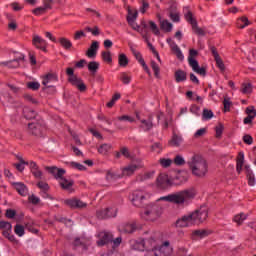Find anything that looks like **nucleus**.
<instances>
[{
  "mask_svg": "<svg viewBox=\"0 0 256 256\" xmlns=\"http://www.w3.org/2000/svg\"><path fill=\"white\" fill-rule=\"evenodd\" d=\"M188 165L194 177H197L198 179L207 177V173H209V164H207V160L203 158V156L195 154L192 156L191 160L188 161Z\"/></svg>",
  "mask_w": 256,
  "mask_h": 256,
  "instance_id": "obj_1",
  "label": "nucleus"
},
{
  "mask_svg": "<svg viewBox=\"0 0 256 256\" xmlns=\"http://www.w3.org/2000/svg\"><path fill=\"white\" fill-rule=\"evenodd\" d=\"M195 197V190L187 189L180 192L169 194L168 196H163L160 201H167L168 203H174L175 205H182L185 201L193 199Z\"/></svg>",
  "mask_w": 256,
  "mask_h": 256,
  "instance_id": "obj_2",
  "label": "nucleus"
},
{
  "mask_svg": "<svg viewBox=\"0 0 256 256\" xmlns=\"http://www.w3.org/2000/svg\"><path fill=\"white\" fill-rule=\"evenodd\" d=\"M145 211L142 213V219L146 221H155L161 217V213H163V209L155 204H147L144 207Z\"/></svg>",
  "mask_w": 256,
  "mask_h": 256,
  "instance_id": "obj_3",
  "label": "nucleus"
},
{
  "mask_svg": "<svg viewBox=\"0 0 256 256\" xmlns=\"http://www.w3.org/2000/svg\"><path fill=\"white\" fill-rule=\"evenodd\" d=\"M188 215L190 216L192 225H201V223L207 221V217H209V209L206 206H200Z\"/></svg>",
  "mask_w": 256,
  "mask_h": 256,
  "instance_id": "obj_4",
  "label": "nucleus"
},
{
  "mask_svg": "<svg viewBox=\"0 0 256 256\" xmlns=\"http://www.w3.org/2000/svg\"><path fill=\"white\" fill-rule=\"evenodd\" d=\"M28 131L33 137L41 138L45 133V124L43 119L38 118L36 122H31L28 124Z\"/></svg>",
  "mask_w": 256,
  "mask_h": 256,
  "instance_id": "obj_5",
  "label": "nucleus"
},
{
  "mask_svg": "<svg viewBox=\"0 0 256 256\" xmlns=\"http://www.w3.org/2000/svg\"><path fill=\"white\" fill-rule=\"evenodd\" d=\"M66 73L67 75L70 76L68 78V81L69 83H71V85H74V87H77V89H79L81 93L87 91V85H85V83L83 82V79L75 75L73 68H67Z\"/></svg>",
  "mask_w": 256,
  "mask_h": 256,
  "instance_id": "obj_6",
  "label": "nucleus"
},
{
  "mask_svg": "<svg viewBox=\"0 0 256 256\" xmlns=\"http://www.w3.org/2000/svg\"><path fill=\"white\" fill-rule=\"evenodd\" d=\"M131 201L135 207H145L149 203V199L141 190H136L132 193Z\"/></svg>",
  "mask_w": 256,
  "mask_h": 256,
  "instance_id": "obj_7",
  "label": "nucleus"
},
{
  "mask_svg": "<svg viewBox=\"0 0 256 256\" xmlns=\"http://www.w3.org/2000/svg\"><path fill=\"white\" fill-rule=\"evenodd\" d=\"M58 81L59 77L57 76V73H47L42 77V85H44L42 91H47V89H55L53 83H57Z\"/></svg>",
  "mask_w": 256,
  "mask_h": 256,
  "instance_id": "obj_8",
  "label": "nucleus"
},
{
  "mask_svg": "<svg viewBox=\"0 0 256 256\" xmlns=\"http://www.w3.org/2000/svg\"><path fill=\"white\" fill-rule=\"evenodd\" d=\"M184 17L186 21L190 23V25H192V31L196 35H199L200 37H205V30L199 27V25L197 24V19L193 18L192 11H188Z\"/></svg>",
  "mask_w": 256,
  "mask_h": 256,
  "instance_id": "obj_9",
  "label": "nucleus"
},
{
  "mask_svg": "<svg viewBox=\"0 0 256 256\" xmlns=\"http://www.w3.org/2000/svg\"><path fill=\"white\" fill-rule=\"evenodd\" d=\"M138 15H139V12L135 10L133 17L127 16L126 20L128 21V24L130 25V27H132L134 31H137L138 33H140L144 39L145 37H147V30H143L141 29V26L135 24V21H137Z\"/></svg>",
  "mask_w": 256,
  "mask_h": 256,
  "instance_id": "obj_10",
  "label": "nucleus"
},
{
  "mask_svg": "<svg viewBox=\"0 0 256 256\" xmlns=\"http://www.w3.org/2000/svg\"><path fill=\"white\" fill-rule=\"evenodd\" d=\"M0 229H3L2 235L6 237L8 241H15V236L11 235V230L13 229V226L9 222L0 220Z\"/></svg>",
  "mask_w": 256,
  "mask_h": 256,
  "instance_id": "obj_11",
  "label": "nucleus"
},
{
  "mask_svg": "<svg viewBox=\"0 0 256 256\" xmlns=\"http://www.w3.org/2000/svg\"><path fill=\"white\" fill-rule=\"evenodd\" d=\"M96 215L98 219H111V217H117V208H106L97 211Z\"/></svg>",
  "mask_w": 256,
  "mask_h": 256,
  "instance_id": "obj_12",
  "label": "nucleus"
},
{
  "mask_svg": "<svg viewBox=\"0 0 256 256\" xmlns=\"http://www.w3.org/2000/svg\"><path fill=\"white\" fill-rule=\"evenodd\" d=\"M64 203L68 207H70V209H85V207H87V203H85L77 198L66 199V200H64Z\"/></svg>",
  "mask_w": 256,
  "mask_h": 256,
  "instance_id": "obj_13",
  "label": "nucleus"
},
{
  "mask_svg": "<svg viewBox=\"0 0 256 256\" xmlns=\"http://www.w3.org/2000/svg\"><path fill=\"white\" fill-rule=\"evenodd\" d=\"M99 237L100 239L97 241L98 247H104V245L113 243V234H111V232H101Z\"/></svg>",
  "mask_w": 256,
  "mask_h": 256,
  "instance_id": "obj_14",
  "label": "nucleus"
},
{
  "mask_svg": "<svg viewBox=\"0 0 256 256\" xmlns=\"http://www.w3.org/2000/svg\"><path fill=\"white\" fill-rule=\"evenodd\" d=\"M187 182V173L178 172L174 177L170 178V185H183Z\"/></svg>",
  "mask_w": 256,
  "mask_h": 256,
  "instance_id": "obj_15",
  "label": "nucleus"
},
{
  "mask_svg": "<svg viewBox=\"0 0 256 256\" xmlns=\"http://www.w3.org/2000/svg\"><path fill=\"white\" fill-rule=\"evenodd\" d=\"M45 170L53 175L55 179H62L63 175L66 173L65 169L57 168V166H46Z\"/></svg>",
  "mask_w": 256,
  "mask_h": 256,
  "instance_id": "obj_16",
  "label": "nucleus"
},
{
  "mask_svg": "<svg viewBox=\"0 0 256 256\" xmlns=\"http://www.w3.org/2000/svg\"><path fill=\"white\" fill-rule=\"evenodd\" d=\"M156 185L161 189H165L167 185H171V178L167 174H160L156 179Z\"/></svg>",
  "mask_w": 256,
  "mask_h": 256,
  "instance_id": "obj_17",
  "label": "nucleus"
},
{
  "mask_svg": "<svg viewBox=\"0 0 256 256\" xmlns=\"http://www.w3.org/2000/svg\"><path fill=\"white\" fill-rule=\"evenodd\" d=\"M12 187H14L19 195H21L22 197H27L29 189L25 184H23V182H13Z\"/></svg>",
  "mask_w": 256,
  "mask_h": 256,
  "instance_id": "obj_18",
  "label": "nucleus"
},
{
  "mask_svg": "<svg viewBox=\"0 0 256 256\" xmlns=\"http://www.w3.org/2000/svg\"><path fill=\"white\" fill-rule=\"evenodd\" d=\"M210 49L216 61L217 67L220 69V71H225V64L223 63V59H221V56H219V53L217 52V48H215V46H212Z\"/></svg>",
  "mask_w": 256,
  "mask_h": 256,
  "instance_id": "obj_19",
  "label": "nucleus"
},
{
  "mask_svg": "<svg viewBox=\"0 0 256 256\" xmlns=\"http://www.w3.org/2000/svg\"><path fill=\"white\" fill-rule=\"evenodd\" d=\"M23 116L25 117V119H28V120L36 119V121H37V119H41V117L35 110H33L27 106H25L23 108Z\"/></svg>",
  "mask_w": 256,
  "mask_h": 256,
  "instance_id": "obj_20",
  "label": "nucleus"
},
{
  "mask_svg": "<svg viewBox=\"0 0 256 256\" xmlns=\"http://www.w3.org/2000/svg\"><path fill=\"white\" fill-rule=\"evenodd\" d=\"M97 51H99V42L93 41L88 50L86 51L87 57L93 59L97 57Z\"/></svg>",
  "mask_w": 256,
  "mask_h": 256,
  "instance_id": "obj_21",
  "label": "nucleus"
},
{
  "mask_svg": "<svg viewBox=\"0 0 256 256\" xmlns=\"http://www.w3.org/2000/svg\"><path fill=\"white\" fill-rule=\"evenodd\" d=\"M169 241H165L163 245L154 253V256H170Z\"/></svg>",
  "mask_w": 256,
  "mask_h": 256,
  "instance_id": "obj_22",
  "label": "nucleus"
},
{
  "mask_svg": "<svg viewBox=\"0 0 256 256\" xmlns=\"http://www.w3.org/2000/svg\"><path fill=\"white\" fill-rule=\"evenodd\" d=\"M176 227H190V225H193L191 223V217L188 215L183 216L182 218H179L176 223H175Z\"/></svg>",
  "mask_w": 256,
  "mask_h": 256,
  "instance_id": "obj_23",
  "label": "nucleus"
},
{
  "mask_svg": "<svg viewBox=\"0 0 256 256\" xmlns=\"http://www.w3.org/2000/svg\"><path fill=\"white\" fill-rule=\"evenodd\" d=\"M244 169L246 171V176L248 179V185H250V187H255V174L253 173V170H251V167L249 165H245Z\"/></svg>",
  "mask_w": 256,
  "mask_h": 256,
  "instance_id": "obj_24",
  "label": "nucleus"
},
{
  "mask_svg": "<svg viewBox=\"0 0 256 256\" xmlns=\"http://www.w3.org/2000/svg\"><path fill=\"white\" fill-rule=\"evenodd\" d=\"M182 142L183 138L176 133H173L172 138L168 141V145L170 147H181Z\"/></svg>",
  "mask_w": 256,
  "mask_h": 256,
  "instance_id": "obj_25",
  "label": "nucleus"
},
{
  "mask_svg": "<svg viewBox=\"0 0 256 256\" xmlns=\"http://www.w3.org/2000/svg\"><path fill=\"white\" fill-rule=\"evenodd\" d=\"M168 12H169V17L171 21H174V23H179L180 16H179V12H177V6L172 5L170 9H168Z\"/></svg>",
  "mask_w": 256,
  "mask_h": 256,
  "instance_id": "obj_26",
  "label": "nucleus"
},
{
  "mask_svg": "<svg viewBox=\"0 0 256 256\" xmlns=\"http://www.w3.org/2000/svg\"><path fill=\"white\" fill-rule=\"evenodd\" d=\"M174 78L176 83H183L184 81H187V72L178 69L174 73Z\"/></svg>",
  "mask_w": 256,
  "mask_h": 256,
  "instance_id": "obj_27",
  "label": "nucleus"
},
{
  "mask_svg": "<svg viewBox=\"0 0 256 256\" xmlns=\"http://www.w3.org/2000/svg\"><path fill=\"white\" fill-rule=\"evenodd\" d=\"M141 124L140 129H143L144 131H150L153 129V117L149 116L148 120H140Z\"/></svg>",
  "mask_w": 256,
  "mask_h": 256,
  "instance_id": "obj_28",
  "label": "nucleus"
},
{
  "mask_svg": "<svg viewBox=\"0 0 256 256\" xmlns=\"http://www.w3.org/2000/svg\"><path fill=\"white\" fill-rule=\"evenodd\" d=\"M139 169L137 165H129L122 169V177H131Z\"/></svg>",
  "mask_w": 256,
  "mask_h": 256,
  "instance_id": "obj_29",
  "label": "nucleus"
},
{
  "mask_svg": "<svg viewBox=\"0 0 256 256\" xmlns=\"http://www.w3.org/2000/svg\"><path fill=\"white\" fill-rule=\"evenodd\" d=\"M211 233H213V231L206 229L194 230L192 233V237H199V239H203L205 237H209Z\"/></svg>",
  "mask_w": 256,
  "mask_h": 256,
  "instance_id": "obj_30",
  "label": "nucleus"
},
{
  "mask_svg": "<svg viewBox=\"0 0 256 256\" xmlns=\"http://www.w3.org/2000/svg\"><path fill=\"white\" fill-rule=\"evenodd\" d=\"M58 43H60L61 47H63V49H65L66 51L71 50V48L73 47V43L65 37L59 38Z\"/></svg>",
  "mask_w": 256,
  "mask_h": 256,
  "instance_id": "obj_31",
  "label": "nucleus"
},
{
  "mask_svg": "<svg viewBox=\"0 0 256 256\" xmlns=\"http://www.w3.org/2000/svg\"><path fill=\"white\" fill-rule=\"evenodd\" d=\"M32 45H34L36 49H39L40 46L47 45V41H45V39L41 38L39 35H34Z\"/></svg>",
  "mask_w": 256,
  "mask_h": 256,
  "instance_id": "obj_32",
  "label": "nucleus"
},
{
  "mask_svg": "<svg viewBox=\"0 0 256 256\" xmlns=\"http://www.w3.org/2000/svg\"><path fill=\"white\" fill-rule=\"evenodd\" d=\"M160 29L165 33H171L173 31V24L169 20H163L160 22Z\"/></svg>",
  "mask_w": 256,
  "mask_h": 256,
  "instance_id": "obj_33",
  "label": "nucleus"
},
{
  "mask_svg": "<svg viewBox=\"0 0 256 256\" xmlns=\"http://www.w3.org/2000/svg\"><path fill=\"white\" fill-rule=\"evenodd\" d=\"M249 25H250V22L246 16H242L238 18L237 27H239V29H245V27H249Z\"/></svg>",
  "mask_w": 256,
  "mask_h": 256,
  "instance_id": "obj_34",
  "label": "nucleus"
},
{
  "mask_svg": "<svg viewBox=\"0 0 256 256\" xmlns=\"http://www.w3.org/2000/svg\"><path fill=\"white\" fill-rule=\"evenodd\" d=\"M17 159H18L19 163L14 164V167H16L17 171H20V173H22V171L25 170V166H23V165H29V162L24 161L23 157H21V156H17Z\"/></svg>",
  "mask_w": 256,
  "mask_h": 256,
  "instance_id": "obj_35",
  "label": "nucleus"
},
{
  "mask_svg": "<svg viewBox=\"0 0 256 256\" xmlns=\"http://www.w3.org/2000/svg\"><path fill=\"white\" fill-rule=\"evenodd\" d=\"M215 117V114L213 113V110H209L207 108H204L202 111V119L203 121H209Z\"/></svg>",
  "mask_w": 256,
  "mask_h": 256,
  "instance_id": "obj_36",
  "label": "nucleus"
},
{
  "mask_svg": "<svg viewBox=\"0 0 256 256\" xmlns=\"http://www.w3.org/2000/svg\"><path fill=\"white\" fill-rule=\"evenodd\" d=\"M244 161H245V154H243V152H240L239 157L237 159V165H236V170L238 171V173H241V171H243Z\"/></svg>",
  "mask_w": 256,
  "mask_h": 256,
  "instance_id": "obj_37",
  "label": "nucleus"
},
{
  "mask_svg": "<svg viewBox=\"0 0 256 256\" xmlns=\"http://www.w3.org/2000/svg\"><path fill=\"white\" fill-rule=\"evenodd\" d=\"M122 231L123 233H135V231H137V225H135V223L125 224Z\"/></svg>",
  "mask_w": 256,
  "mask_h": 256,
  "instance_id": "obj_38",
  "label": "nucleus"
},
{
  "mask_svg": "<svg viewBox=\"0 0 256 256\" xmlns=\"http://www.w3.org/2000/svg\"><path fill=\"white\" fill-rule=\"evenodd\" d=\"M171 49L172 51H174V53H176L177 59H179L180 61H183L184 56H183V53L181 52V48H179V46L175 44V42L171 44Z\"/></svg>",
  "mask_w": 256,
  "mask_h": 256,
  "instance_id": "obj_39",
  "label": "nucleus"
},
{
  "mask_svg": "<svg viewBox=\"0 0 256 256\" xmlns=\"http://www.w3.org/2000/svg\"><path fill=\"white\" fill-rule=\"evenodd\" d=\"M118 65L120 67H127V65H129V58H127V55L123 53L118 55Z\"/></svg>",
  "mask_w": 256,
  "mask_h": 256,
  "instance_id": "obj_40",
  "label": "nucleus"
},
{
  "mask_svg": "<svg viewBox=\"0 0 256 256\" xmlns=\"http://www.w3.org/2000/svg\"><path fill=\"white\" fill-rule=\"evenodd\" d=\"M121 177H123L122 174L114 173L111 170H108L106 174L107 181H117V179H121Z\"/></svg>",
  "mask_w": 256,
  "mask_h": 256,
  "instance_id": "obj_41",
  "label": "nucleus"
},
{
  "mask_svg": "<svg viewBox=\"0 0 256 256\" xmlns=\"http://www.w3.org/2000/svg\"><path fill=\"white\" fill-rule=\"evenodd\" d=\"M60 179L62 181V182H60V186L62 187V189L69 190V189H71V187H73V185H74L73 180L69 181L66 178H64L63 176Z\"/></svg>",
  "mask_w": 256,
  "mask_h": 256,
  "instance_id": "obj_42",
  "label": "nucleus"
},
{
  "mask_svg": "<svg viewBox=\"0 0 256 256\" xmlns=\"http://www.w3.org/2000/svg\"><path fill=\"white\" fill-rule=\"evenodd\" d=\"M66 165H69V167H72V169H78V171H87V167H85L81 163L71 161V162H66Z\"/></svg>",
  "mask_w": 256,
  "mask_h": 256,
  "instance_id": "obj_43",
  "label": "nucleus"
},
{
  "mask_svg": "<svg viewBox=\"0 0 256 256\" xmlns=\"http://www.w3.org/2000/svg\"><path fill=\"white\" fill-rule=\"evenodd\" d=\"M112 147L113 146H111V144H102L98 148V153H100V155H107V153L111 151Z\"/></svg>",
  "mask_w": 256,
  "mask_h": 256,
  "instance_id": "obj_44",
  "label": "nucleus"
},
{
  "mask_svg": "<svg viewBox=\"0 0 256 256\" xmlns=\"http://www.w3.org/2000/svg\"><path fill=\"white\" fill-rule=\"evenodd\" d=\"M88 71H90L91 73H93V75H95V73L99 71V62H96V61L89 62Z\"/></svg>",
  "mask_w": 256,
  "mask_h": 256,
  "instance_id": "obj_45",
  "label": "nucleus"
},
{
  "mask_svg": "<svg viewBox=\"0 0 256 256\" xmlns=\"http://www.w3.org/2000/svg\"><path fill=\"white\" fill-rule=\"evenodd\" d=\"M132 249H134V251H145V242H143V240H141L140 242H134V244L132 245Z\"/></svg>",
  "mask_w": 256,
  "mask_h": 256,
  "instance_id": "obj_46",
  "label": "nucleus"
},
{
  "mask_svg": "<svg viewBox=\"0 0 256 256\" xmlns=\"http://www.w3.org/2000/svg\"><path fill=\"white\" fill-rule=\"evenodd\" d=\"M14 233L18 235V237H23V235H25V227L21 224H16L14 227Z\"/></svg>",
  "mask_w": 256,
  "mask_h": 256,
  "instance_id": "obj_47",
  "label": "nucleus"
},
{
  "mask_svg": "<svg viewBox=\"0 0 256 256\" xmlns=\"http://www.w3.org/2000/svg\"><path fill=\"white\" fill-rule=\"evenodd\" d=\"M103 61L105 63L111 64L113 63V58L111 57V51H103L101 53Z\"/></svg>",
  "mask_w": 256,
  "mask_h": 256,
  "instance_id": "obj_48",
  "label": "nucleus"
},
{
  "mask_svg": "<svg viewBox=\"0 0 256 256\" xmlns=\"http://www.w3.org/2000/svg\"><path fill=\"white\" fill-rule=\"evenodd\" d=\"M142 241L144 245L147 243L150 247H153V245H155V234H151L149 237H144Z\"/></svg>",
  "mask_w": 256,
  "mask_h": 256,
  "instance_id": "obj_49",
  "label": "nucleus"
},
{
  "mask_svg": "<svg viewBox=\"0 0 256 256\" xmlns=\"http://www.w3.org/2000/svg\"><path fill=\"white\" fill-rule=\"evenodd\" d=\"M151 68L154 71V76L156 77V79H160L161 76L159 75V73L161 71V68H159V65H157L156 62L153 60L151 61Z\"/></svg>",
  "mask_w": 256,
  "mask_h": 256,
  "instance_id": "obj_50",
  "label": "nucleus"
},
{
  "mask_svg": "<svg viewBox=\"0 0 256 256\" xmlns=\"http://www.w3.org/2000/svg\"><path fill=\"white\" fill-rule=\"evenodd\" d=\"M132 53L135 57V59H137V61L140 63V65H145V60L143 59V55H141V52L132 49Z\"/></svg>",
  "mask_w": 256,
  "mask_h": 256,
  "instance_id": "obj_51",
  "label": "nucleus"
},
{
  "mask_svg": "<svg viewBox=\"0 0 256 256\" xmlns=\"http://www.w3.org/2000/svg\"><path fill=\"white\" fill-rule=\"evenodd\" d=\"M119 99H121V94L119 92L115 93L113 96H112V99L110 100V102H108L106 104V107H113V105H115V102L116 101H119Z\"/></svg>",
  "mask_w": 256,
  "mask_h": 256,
  "instance_id": "obj_52",
  "label": "nucleus"
},
{
  "mask_svg": "<svg viewBox=\"0 0 256 256\" xmlns=\"http://www.w3.org/2000/svg\"><path fill=\"white\" fill-rule=\"evenodd\" d=\"M241 91H242V93H244V95H249V93H251V91H253V87L251 86V83L242 84Z\"/></svg>",
  "mask_w": 256,
  "mask_h": 256,
  "instance_id": "obj_53",
  "label": "nucleus"
},
{
  "mask_svg": "<svg viewBox=\"0 0 256 256\" xmlns=\"http://www.w3.org/2000/svg\"><path fill=\"white\" fill-rule=\"evenodd\" d=\"M245 113H246V115H247L248 117H250V118L255 119V117H256V110H255V107H253V106H248V107L246 108Z\"/></svg>",
  "mask_w": 256,
  "mask_h": 256,
  "instance_id": "obj_54",
  "label": "nucleus"
},
{
  "mask_svg": "<svg viewBox=\"0 0 256 256\" xmlns=\"http://www.w3.org/2000/svg\"><path fill=\"white\" fill-rule=\"evenodd\" d=\"M148 23H149L150 29H151L152 33H154V35H161V32L159 31V27L157 26V24L154 21H149Z\"/></svg>",
  "mask_w": 256,
  "mask_h": 256,
  "instance_id": "obj_55",
  "label": "nucleus"
},
{
  "mask_svg": "<svg viewBox=\"0 0 256 256\" xmlns=\"http://www.w3.org/2000/svg\"><path fill=\"white\" fill-rule=\"evenodd\" d=\"M245 219H247V215L244 213L238 214L234 217V221L235 223H237L238 225H241V223H243L245 221Z\"/></svg>",
  "mask_w": 256,
  "mask_h": 256,
  "instance_id": "obj_56",
  "label": "nucleus"
},
{
  "mask_svg": "<svg viewBox=\"0 0 256 256\" xmlns=\"http://www.w3.org/2000/svg\"><path fill=\"white\" fill-rule=\"evenodd\" d=\"M150 149L151 151H155L159 154L163 151V145L160 142H156L150 147Z\"/></svg>",
  "mask_w": 256,
  "mask_h": 256,
  "instance_id": "obj_57",
  "label": "nucleus"
},
{
  "mask_svg": "<svg viewBox=\"0 0 256 256\" xmlns=\"http://www.w3.org/2000/svg\"><path fill=\"white\" fill-rule=\"evenodd\" d=\"M26 87L32 91H38L39 87H41V84H39V82H27Z\"/></svg>",
  "mask_w": 256,
  "mask_h": 256,
  "instance_id": "obj_58",
  "label": "nucleus"
},
{
  "mask_svg": "<svg viewBox=\"0 0 256 256\" xmlns=\"http://www.w3.org/2000/svg\"><path fill=\"white\" fill-rule=\"evenodd\" d=\"M159 163L162 167H171V163H173V160L169 159V158H161L159 160Z\"/></svg>",
  "mask_w": 256,
  "mask_h": 256,
  "instance_id": "obj_59",
  "label": "nucleus"
},
{
  "mask_svg": "<svg viewBox=\"0 0 256 256\" xmlns=\"http://www.w3.org/2000/svg\"><path fill=\"white\" fill-rule=\"evenodd\" d=\"M120 80L124 85H129L131 83V76L127 75V73H122Z\"/></svg>",
  "mask_w": 256,
  "mask_h": 256,
  "instance_id": "obj_60",
  "label": "nucleus"
},
{
  "mask_svg": "<svg viewBox=\"0 0 256 256\" xmlns=\"http://www.w3.org/2000/svg\"><path fill=\"white\" fill-rule=\"evenodd\" d=\"M32 13L34 15H44V13H47V10L45 9L44 6L38 7L32 10Z\"/></svg>",
  "mask_w": 256,
  "mask_h": 256,
  "instance_id": "obj_61",
  "label": "nucleus"
},
{
  "mask_svg": "<svg viewBox=\"0 0 256 256\" xmlns=\"http://www.w3.org/2000/svg\"><path fill=\"white\" fill-rule=\"evenodd\" d=\"M174 163H175L176 165H178L179 167H181V166L185 165V159L182 158L181 155H177V156L174 158Z\"/></svg>",
  "mask_w": 256,
  "mask_h": 256,
  "instance_id": "obj_62",
  "label": "nucleus"
},
{
  "mask_svg": "<svg viewBox=\"0 0 256 256\" xmlns=\"http://www.w3.org/2000/svg\"><path fill=\"white\" fill-rule=\"evenodd\" d=\"M233 109V102L229 100V98L225 99V113L231 111Z\"/></svg>",
  "mask_w": 256,
  "mask_h": 256,
  "instance_id": "obj_63",
  "label": "nucleus"
},
{
  "mask_svg": "<svg viewBox=\"0 0 256 256\" xmlns=\"http://www.w3.org/2000/svg\"><path fill=\"white\" fill-rule=\"evenodd\" d=\"M242 139L246 145H253V137L251 135L245 134Z\"/></svg>",
  "mask_w": 256,
  "mask_h": 256,
  "instance_id": "obj_64",
  "label": "nucleus"
}]
</instances>
